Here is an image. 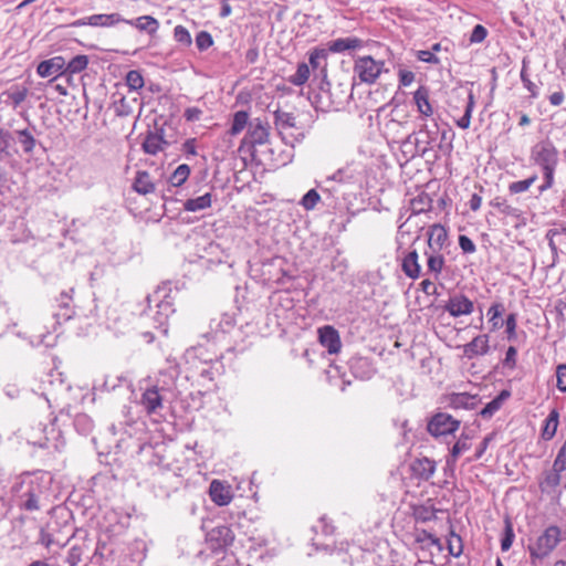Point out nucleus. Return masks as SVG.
Segmentation results:
<instances>
[{
	"instance_id": "1",
	"label": "nucleus",
	"mask_w": 566,
	"mask_h": 566,
	"mask_svg": "<svg viewBox=\"0 0 566 566\" xmlns=\"http://www.w3.org/2000/svg\"><path fill=\"white\" fill-rule=\"evenodd\" d=\"M48 483L43 476L24 473L11 486V495L17 506L27 512L39 511L48 496Z\"/></svg>"
},
{
	"instance_id": "2",
	"label": "nucleus",
	"mask_w": 566,
	"mask_h": 566,
	"mask_svg": "<svg viewBox=\"0 0 566 566\" xmlns=\"http://www.w3.org/2000/svg\"><path fill=\"white\" fill-rule=\"evenodd\" d=\"M531 160L539 166L544 175V184L539 187L541 191H545L553 186L554 174L559 160V153L554 143L548 139L537 142L531 148Z\"/></svg>"
},
{
	"instance_id": "3",
	"label": "nucleus",
	"mask_w": 566,
	"mask_h": 566,
	"mask_svg": "<svg viewBox=\"0 0 566 566\" xmlns=\"http://www.w3.org/2000/svg\"><path fill=\"white\" fill-rule=\"evenodd\" d=\"M562 530L556 525L546 527L535 541L528 544V553L531 560L535 564L536 560H542L547 557L560 543Z\"/></svg>"
},
{
	"instance_id": "4",
	"label": "nucleus",
	"mask_w": 566,
	"mask_h": 566,
	"mask_svg": "<svg viewBox=\"0 0 566 566\" xmlns=\"http://www.w3.org/2000/svg\"><path fill=\"white\" fill-rule=\"evenodd\" d=\"M353 72L360 83L373 85L382 73H388L389 69L382 60L377 61L371 55H361L355 59Z\"/></svg>"
},
{
	"instance_id": "5",
	"label": "nucleus",
	"mask_w": 566,
	"mask_h": 566,
	"mask_svg": "<svg viewBox=\"0 0 566 566\" xmlns=\"http://www.w3.org/2000/svg\"><path fill=\"white\" fill-rule=\"evenodd\" d=\"M459 427V420L454 419L449 413L439 412L429 420L427 429L430 434L440 438L454 433Z\"/></svg>"
},
{
	"instance_id": "6",
	"label": "nucleus",
	"mask_w": 566,
	"mask_h": 566,
	"mask_svg": "<svg viewBox=\"0 0 566 566\" xmlns=\"http://www.w3.org/2000/svg\"><path fill=\"white\" fill-rule=\"evenodd\" d=\"M443 310L452 317L471 315L474 312V303L463 293H455L449 297Z\"/></svg>"
},
{
	"instance_id": "7",
	"label": "nucleus",
	"mask_w": 566,
	"mask_h": 566,
	"mask_svg": "<svg viewBox=\"0 0 566 566\" xmlns=\"http://www.w3.org/2000/svg\"><path fill=\"white\" fill-rule=\"evenodd\" d=\"M124 19L119 13L109 14H93L87 18H82L73 22L74 27L92 25V27H114L119 22H124Z\"/></svg>"
},
{
	"instance_id": "8",
	"label": "nucleus",
	"mask_w": 566,
	"mask_h": 566,
	"mask_svg": "<svg viewBox=\"0 0 566 566\" xmlns=\"http://www.w3.org/2000/svg\"><path fill=\"white\" fill-rule=\"evenodd\" d=\"M446 402L449 408L452 409H475L480 402L476 395H470L468 392H452L446 397Z\"/></svg>"
},
{
	"instance_id": "9",
	"label": "nucleus",
	"mask_w": 566,
	"mask_h": 566,
	"mask_svg": "<svg viewBox=\"0 0 566 566\" xmlns=\"http://www.w3.org/2000/svg\"><path fill=\"white\" fill-rule=\"evenodd\" d=\"M319 343L329 354H337L340 350L342 342L338 332L331 325L318 329Z\"/></svg>"
},
{
	"instance_id": "10",
	"label": "nucleus",
	"mask_w": 566,
	"mask_h": 566,
	"mask_svg": "<svg viewBox=\"0 0 566 566\" xmlns=\"http://www.w3.org/2000/svg\"><path fill=\"white\" fill-rule=\"evenodd\" d=\"M269 124L260 118L250 123L245 139L252 146L263 145L269 140Z\"/></svg>"
},
{
	"instance_id": "11",
	"label": "nucleus",
	"mask_w": 566,
	"mask_h": 566,
	"mask_svg": "<svg viewBox=\"0 0 566 566\" xmlns=\"http://www.w3.org/2000/svg\"><path fill=\"white\" fill-rule=\"evenodd\" d=\"M211 501L219 506L228 505L233 497L231 486L219 480H213L209 486Z\"/></svg>"
},
{
	"instance_id": "12",
	"label": "nucleus",
	"mask_w": 566,
	"mask_h": 566,
	"mask_svg": "<svg viewBox=\"0 0 566 566\" xmlns=\"http://www.w3.org/2000/svg\"><path fill=\"white\" fill-rule=\"evenodd\" d=\"M140 405L148 415L156 413L163 408V395L157 386L147 388L140 398Z\"/></svg>"
},
{
	"instance_id": "13",
	"label": "nucleus",
	"mask_w": 566,
	"mask_h": 566,
	"mask_svg": "<svg viewBox=\"0 0 566 566\" xmlns=\"http://www.w3.org/2000/svg\"><path fill=\"white\" fill-rule=\"evenodd\" d=\"M66 61L63 56H53L49 60L42 61L36 69L41 77H50L63 74L65 72Z\"/></svg>"
},
{
	"instance_id": "14",
	"label": "nucleus",
	"mask_w": 566,
	"mask_h": 566,
	"mask_svg": "<svg viewBox=\"0 0 566 566\" xmlns=\"http://www.w3.org/2000/svg\"><path fill=\"white\" fill-rule=\"evenodd\" d=\"M168 146L169 143L164 138L163 129L149 132L142 144L143 150L149 155H157L158 153L165 150Z\"/></svg>"
},
{
	"instance_id": "15",
	"label": "nucleus",
	"mask_w": 566,
	"mask_h": 566,
	"mask_svg": "<svg viewBox=\"0 0 566 566\" xmlns=\"http://www.w3.org/2000/svg\"><path fill=\"white\" fill-rule=\"evenodd\" d=\"M428 248L431 251H441L448 242V231L440 224L436 223L428 229Z\"/></svg>"
},
{
	"instance_id": "16",
	"label": "nucleus",
	"mask_w": 566,
	"mask_h": 566,
	"mask_svg": "<svg viewBox=\"0 0 566 566\" xmlns=\"http://www.w3.org/2000/svg\"><path fill=\"white\" fill-rule=\"evenodd\" d=\"M490 350L489 335H478L470 343L463 346V355L472 359L475 356H483Z\"/></svg>"
},
{
	"instance_id": "17",
	"label": "nucleus",
	"mask_w": 566,
	"mask_h": 566,
	"mask_svg": "<svg viewBox=\"0 0 566 566\" xmlns=\"http://www.w3.org/2000/svg\"><path fill=\"white\" fill-rule=\"evenodd\" d=\"M565 470L566 468H557L554 462L549 470L543 472L542 479L539 480V488L542 492H553L560 484V473Z\"/></svg>"
},
{
	"instance_id": "18",
	"label": "nucleus",
	"mask_w": 566,
	"mask_h": 566,
	"mask_svg": "<svg viewBox=\"0 0 566 566\" xmlns=\"http://www.w3.org/2000/svg\"><path fill=\"white\" fill-rule=\"evenodd\" d=\"M133 189L143 196L155 192L156 186L148 171L139 170L136 172Z\"/></svg>"
},
{
	"instance_id": "19",
	"label": "nucleus",
	"mask_w": 566,
	"mask_h": 566,
	"mask_svg": "<svg viewBox=\"0 0 566 566\" xmlns=\"http://www.w3.org/2000/svg\"><path fill=\"white\" fill-rule=\"evenodd\" d=\"M401 268L403 273L412 280H416L420 276L421 266L419 264V255L416 250H412L406 254V256L402 259Z\"/></svg>"
},
{
	"instance_id": "20",
	"label": "nucleus",
	"mask_w": 566,
	"mask_h": 566,
	"mask_svg": "<svg viewBox=\"0 0 566 566\" xmlns=\"http://www.w3.org/2000/svg\"><path fill=\"white\" fill-rule=\"evenodd\" d=\"M17 154L14 137L9 129L0 128V160L11 158Z\"/></svg>"
},
{
	"instance_id": "21",
	"label": "nucleus",
	"mask_w": 566,
	"mask_h": 566,
	"mask_svg": "<svg viewBox=\"0 0 566 566\" xmlns=\"http://www.w3.org/2000/svg\"><path fill=\"white\" fill-rule=\"evenodd\" d=\"M428 272L438 279L442 273L446 260L441 251H426Z\"/></svg>"
},
{
	"instance_id": "22",
	"label": "nucleus",
	"mask_w": 566,
	"mask_h": 566,
	"mask_svg": "<svg viewBox=\"0 0 566 566\" xmlns=\"http://www.w3.org/2000/svg\"><path fill=\"white\" fill-rule=\"evenodd\" d=\"M124 22L135 27L139 31H145L150 35H154L159 28V22L151 15H142L135 20H126Z\"/></svg>"
},
{
	"instance_id": "23",
	"label": "nucleus",
	"mask_w": 566,
	"mask_h": 566,
	"mask_svg": "<svg viewBox=\"0 0 566 566\" xmlns=\"http://www.w3.org/2000/svg\"><path fill=\"white\" fill-rule=\"evenodd\" d=\"M175 312V308L172 306V302L169 298V296H165L163 300H160L157 304V314H160L159 319V327L161 328L163 335H167L168 327L167 323L169 319V316Z\"/></svg>"
},
{
	"instance_id": "24",
	"label": "nucleus",
	"mask_w": 566,
	"mask_h": 566,
	"mask_svg": "<svg viewBox=\"0 0 566 566\" xmlns=\"http://www.w3.org/2000/svg\"><path fill=\"white\" fill-rule=\"evenodd\" d=\"M361 45L363 41L358 38H339L328 43V50L333 53H340L361 48Z\"/></svg>"
},
{
	"instance_id": "25",
	"label": "nucleus",
	"mask_w": 566,
	"mask_h": 566,
	"mask_svg": "<svg viewBox=\"0 0 566 566\" xmlns=\"http://www.w3.org/2000/svg\"><path fill=\"white\" fill-rule=\"evenodd\" d=\"M413 99L420 114L427 117L432 115L433 109L429 102V90L426 86H420L415 92Z\"/></svg>"
},
{
	"instance_id": "26",
	"label": "nucleus",
	"mask_w": 566,
	"mask_h": 566,
	"mask_svg": "<svg viewBox=\"0 0 566 566\" xmlns=\"http://www.w3.org/2000/svg\"><path fill=\"white\" fill-rule=\"evenodd\" d=\"M511 396L509 390H502L493 400L488 402L485 407L480 411V416L484 419H490L493 415L499 411L504 401L507 400Z\"/></svg>"
},
{
	"instance_id": "27",
	"label": "nucleus",
	"mask_w": 566,
	"mask_h": 566,
	"mask_svg": "<svg viewBox=\"0 0 566 566\" xmlns=\"http://www.w3.org/2000/svg\"><path fill=\"white\" fill-rule=\"evenodd\" d=\"M212 203V193L206 192L205 195L193 198V199H187L184 202V210L189 212H197L205 210L209 207H211Z\"/></svg>"
},
{
	"instance_id": "28",
	"label": "nucleus",
	"mask_w": 566,
	"mask_h": 566,
	"mask_svg": "<svg viewBox=\"0 0 566 566\" xmlns=\"http://www.w3.org/2000/svg\"><path fill=\"white\" fill-rule=\"evenodd\" d=\"M29 94V90L25 86H12L3 93L7 97L6 103L10 104L13 108L19 107L23 103Z\"/></svg>"
},
{
	"instance_id": "29",
	"label": "nucleus",
	"mask_w": 566,
	"mask_h": 566,
	"mask_svg": "<svg viewBox=\"0 0 566 566\" xmlns=\"http://www.w3.org/2000/svg\"><path fill=\"white\" fill-rule=\"evenodd\" d=\"M412 468L419 478L429 480L436 472V462L429 458H422L418 459Z\"/></svg>"
},
{
	"instance_id": "30",
	"label": "nucleus",
	"mask_w": 566,
	"mask_h": 566,
	"mask_svg": "<svg viewBox=\"0 0 566 566\" xmlns=\"http://www.w3.org/2000/svg\"><path fill=\"white\" fill-rule=\"evenodd\" d=\"M59 306L60 312L54 314V316L57 319V323H61V321H69L72 318L74 312L71 307L72 296L67 292H62L60 295Z\"/></svg>"
},
{
	"instance_id": "31",
	"label": "nucleus",
	"mask_w": 566,
	"mask_h": 566,
	"mask_svg": "<svg viewBox=\"0 0 566 566\" xmlns=\"http://www.w3.org/2000/svg\"><path fill=\"white\" fill-rule=\"evenodd\" d=\"M558 423L559 413L556 409H553L545 419V424L542 431V437L544 440L553 439V437L556 434Z\"/></svg>"
},
{
	"instance_id": "32",
	"label": "nucleus",
	"mask_w": 566,
	"mask_h": 566,
	"mask_svg": "<svg viewBox=\"0 0 566 566\" xmlns=\"http://www.w3.org/2000/svg\"><path fill=\"white\" fill-rule=\"evenodd\" d=\"M471 448L470 437L462 433L460 439L451 448L450 457L447 459L448 465H453L458 457Z\"/></svg>"
},
{
	"instance_id": "33",
	"label": "nucleus",
	"mask_w": 566,
	"mask_h": 566,
	"mask_svg": "<svg viewBox=\"0 0 566 566\" xmlns=\"http://www.w3.org/2000/svg\"><path fill=\"white\" fill-rule=\"evenodd\" d=\"M15 135L23 151L25 154H32L36 145V139L34 138L32 132L28 128L18 129L15 130Z\"/></svg>"
},
{
	"instance_id": "34",
	"label": "nucleus",
	"mask_w": 566,
	"mask_h": 566,
	"mask_svg": "<svg viewBox=\"0 0 566 566\" xmlns=\"http://www.w3.org/2000/svg\"><path fill=\"white\" fill-rule=\"evenodd\" d=\"M210 537L211 539L219 541V546H228L234 539V535L228 526H218L213 528L210 533Z\"/></svg>"
},
{
	"instance_id": "35",
	"label": "nucleus",
	"mask_w": 566,
	"mask_h": 566,
	"mask_svg": "<svg viewBox=\"0 0 566 566\" xmlns=\"http://www.w3.org/2000/svg\"><path fill=\"white\" fill-rule=\"evenodd\" d=\"M190 175V167L187 164L179 165L168 179V182L172 187L182 186Z\"/></svg>"
},
{
	"instance_id": "36",
	"label": "nucleus",
	"mask_w": 566,
	"mask_h": 566,
	"mask_svg": "<svg viewBox=\"0 0 566 566\" xmlns=\"http://www.w3.org/2000/svg\"><path fill=\"white\" fill-rule=\"evenodd\" d=\"M248 122H249L248 112H245V111L235 112L233 115V119H232V124H231L229 134L231 136H237L245 128V126L248 125Z\"/></svg>"
},
{
	"instance_id": "37",
	"label": "nucleus",
	"mask_w": 566,
	"mask_h": 566,
	"mask_svg": "<svg viewBox=\"0 0 566 566\" xmlns=\"http://www.w3.org/2000/svg\"><path fill=\"white\" fill-rule=\"evenodd\" d=\"M88 57L87 55L80 54L71 59L65 65V72L75 74L84 71L87 67Z\"/></svg>"
},
{
	"instance_id": "38",
	"label": "nucleus",
	"mask_w": 566,
	"mask_h": 566,
	"mask_svg": "<svg viewBox=\"0 0 566 566\" xmlns=\"http://www.w3.org/2000/svg\"><path fill=\"white\" fill-rule=\"evenodd\" d=\"M310 77V65L306 63H300L296 72L290 76V82L296 86H301L307 82Z\"/></svg>"
},
{
	"instance_id": "39",
	"label": "nucleus",
	"mask_w": 566,
	"mask_h": 566,
	"mask_svg": "<svg viewBox=\"0 0 566 566\" xmlns=\"http://www.w3.org/2000/svg\"><path fill=\"white\" fill-rule=\"evenodd\" d=\"M275 125L281 128H292L295 126V116L292 113L276 111L274 113Z\"/></svg>"
},
{
	"instance_id": "40",
	"label": "nucleus",
	"mask_w": 566,
	"mask_h": 566,
	"mask_svg": "<svg viewBox=\"0 0 566 566\" xmlns=\"http://www.w3.org/2000/svg\"><path fill=\"white\" fill-rule=\"evenodd\" d=\"M474 96L472 93L469 94L468 96V103L465 105V111H464V114L463 116L457 120V125L462 128V129H467L470 127V124H471V116H472V112H473V108H474Z\"/></svg>"
},
{
	"instance_id": "41",
	"label": "nucleus",
	"mask_w": 566,
	"mask_h": 566,
	"mask_svg": "<svg viewBox=\"0 0 566 566\" xmlns=\"http://www.w3.org/2000/svg\"><path fill=\"white\" fill-rule=\"evenodd\" d=\"M528 63H530L528 59L524 57L522 61V70H521L520 76H521V81H522L523 85L525 86V88L531 93V95L533 97H536L537 96V87L530 80L528 74H527Z\"/></svg>"
},
{
	"instance_id": "42",
	"label": "nucleus",
	"mask_w": 566,
	"mask_h": 566,
	"mask_svg": "<svg viewBox=\"0 0 566 566\" xmlns=\"http://www.w3.org/2000/svg\"><path fill=\"white\" fill-rule=\"evenodd\" d=\"M114 112L119 117H127L133 113L132 102L122 96L113 103Z\"/></svg>"
},
{
	"instance_id": "43",
	"label": "nucleus",
	"mask_w": 566,
	"mask_h": 566,
	"mask_svg": "<svg viewBox=\"0 0 566 566\" xmlns=\"http://www.w3.org/2000/svg\"><path fill=\"white\" fill-rule=\"evenodd\" d=\"M448 551L449 554L459 557L463 552L462 538L454 533V531L450 532V536L448 538Z\"/></svg>"
},
{
	"instance_id": "44",
	"label": "nucleus",
	"mask_w": 566,
	"mask_h": 566,
	"mask_svg": "<svg viewBox=\"0 0 566 566\" xmlns=\"http://www.w3.org/2000/svg\"><path fill=\"white\" fill-rule=\"evenodd\" d=\"M504 312V306L501 303H494L490 306L488 311V315L490 316V322L492 323L493 329H497L502 326L500 322V317Z\"/></svg>"
},
{
	"instance_id": "45",
	"label": "nucleus",
	"mask_w": 566,
	"mask_h": 566,
	"mask_svg": "<svg viewBox=\"0 0 566 566\" xmlns=\"http://www.w3.org/2000/svg\"><path fill=\"white\" fill-rule=\"evenodd\" d=\"M126 85L133 90L138 91L144 86V78L140 72L132 70L126 74Z\"/></svg>"
},
{
	"instance_id": "46",
	"label": "nucleus",
	"mask_w": 566,
	"mask_h": 566,
	"mask_svg": "<svg viewBox=\"0 0 566 566\" xmlns=\"http://www.w3.org/2000/svg\"><path fill=\"white\" fill-rule=\"evenodd\" d=\"M514 537H515V535H514L512 523L509 520H506L505 527H504V534L501 539V548L503 552H506L511 548Z\"/></svg>"
},
{
	"instance_id": "47",
	"label": "nucleus",
	"mask_w": 566,
	"mask_h": 566,
	"mask_svg": "<svg viewBox=\"0 0 566 566\" xmlns=\"http://www.w3.org/2000/svg\"><path fill=\"white\" fill-rule=\"evenodd\" d=\"M327 57V51L324 49H314L310 53L308 62L313 70H317L322 67V61H325Z\"/></svg>"
},
{
	"instance_id": "48",
	"label": "nucleus",
	"mask_w": 566,
	"mask_h": 566,
	"mask_svg": "<svg viewBox=\"0 0 566 566\" xmlns=\"http://www.w3.org/2000/svg\"><path fill=\"white\" fill-rule=\"evenodd\" d=\"M490 205L496 208L501 213L505 216H514L516 209L507 203V200L502 197L494 198Z\"/></svg>"
},
{
	"instance_id": "49",
	"label": "nucleus",
	"mask_w": 566,
	"mask_h": 566,
	"mask_svg": "<svg viewBox=\"0 0 566 566\" xmlns=\"http://www.w3.org/2000/svg\"><path fill=\"white\" fill-rule=\"evenodd\" d=\"M174 39L185 46H189L192 43L191 35L184 25L175 27Z\"/></svg>"
},
{
	"instance_id": "50",
	"label": "nucleus",
	"mask_w": 566,
	"mask_h": 566,
	"mask_svg": "<svg viewBox=\"0 0 566 566\" xmlns=\"http://www.w3.org/2000/svg\"><path fill=\"white\" fill-rule=\"evenodd\" d=\"M536 179V176H532L524 180L514 181L510 185L509 189L511 193L524 192L530 189V187L535 182Z\"/></svg>"
},
{
	"instance_id": "51",
	"label": "nucleus",
	"mask_w": 566,
	"mask_h": 566,
	"mask_svg": "<svg viewBox=\"0 0 566 566\" xmlns=\"http://www.w3.org/2000/svg\"><path fill=\"white\" fill-rule=\"evenodd\" d=\"M319 199H321V197H319L318 192L315 189H311L304 195L301 203L305 210H312L315 208V206L317 205Z\"/></svg>"
},
{
	"instance_id": "52",
	"label": "nucleus",
	"mask_w": 566,
	"mask_h": 566,
	"mask_svg": "<svg viewBox=\"0 0 566 566\" xmlns=\"http://www.w3.org/2000/svg\"><path fill=\"white\" fill-rule=\"evenodd\" d=\"M213 44V39L211 34L207 31H200L196 35V45L199 51H206Z\"/></svg>"
},
{
	"instance_id": "53",
	"label": "nucleus",
	"mask_w": 566,
	"mask_h": 566,
	"mask_svg": "<svg viewBox=\"0 0 566 566\" xmlns=\"http://www.w3.org/2000/svg\"><path fill=\"white\" fill-rule=\"evenodd\" d=\"M556 387L560 392L566 394V364H559L556 366Z\"/></svg>"
},
{
	"instance_id": "54",
	"label": "nucleus",
	"mask_w": 566,
	"mask_h": 566,
	"mask_svg": "<svg viewBox=\"0 0 566 566\" xmlns=\"http://www.w3.org/2000/svg\"><path fill=\"white\" fill-rule=\"evenodd\" d=\"M516 326H517L516 314L515 313L509 314L505 319V332H506L509 340H512L516 337Z\"/></svg>"
},
{
	"instance_id": "55",
	"label": "nucleus",
	"mask_w": 566,
	"mask_h": 566,
	"mask_svg": "<svg viewBox=\"0 0 566 566\" xmlns=\"http://www.w3.org/2000/svg\"><path fill=\"white\" fill-rule=\"evenodd\" d=\"M421 133H426V134H427V140H426V142H423L426 145H424L423 147H420V145H419V144H420V142H419L418 139H416V140H415V143H416L417 151H418L421 156H424V155H426V153H427V151L429 150V148H430V144H431V142L436 139V137H434V136H436L437 132H432V130L428 129V127H427V126H424V128H423V129H421Z\"/></svg>"
},
{
	"instance_id": "56",
	"label": "nucleus",
	"mask_w": 566,
	"mask_h": 566,
	"mask_svg": "<svg viewBox=\"0 0 566 566\" xmlns=\"http://www.w3.org/2000/svg\"><path fill=\"white\" fill-rule=\"evenodd\" d=\"M83 548L81 546H73L70 548L66 563L69 566H76L82 560Z\"/></svg>"
},
{
	"instance_id": "57",
	"label": "nucleus",
	"mask_w": 566,
	"mask_h": 566,
	"mask_svg": "<svg viewBox=\"0 0 566 566\" xmlns=\"http://www.w3.org/2000/svg\"><path fill=\"white\" fill-rule=\"evenodd\" d=\"M77 430H82L84 433L91 431L93 428V421L86 415H77L74 420Z\"/></svg>"
},
{
	"instance_id": "58",
	"label": "nucleus",
	"mask_w": 566,
	"mask_h": 566,
	"mask_svg": "<svg viewBox=\"0 0 566 566\" xmlns=\"http://www.w3.org/2000/svg\"><path fill=\"white\" fill-rule=\"evenodd\" d=\"M486 29L481 24H476L472 30L470 41L472 43H480L486 38Z\"/></svg>"
},
{
	"instance_id": "59",
	"label": "nucleus",
	"mask_w": 566,
	"mask_h": 566,
	"mask_svg": "<svg viewBox=\"0 0 566 566\" xmlns=\"http://www.w3.org/2000/svg\"><path fill=\"white\" fill-rule=\"evenodd\" d=\"M417 57L421 62L430 63V64H439L440 60L434 55L433 52L428 50H420L417 52Z\"/></svg>"
},
{
	"instance_id": "60",
	"label": "nucleus",
	"mask_w": 566,
	"mask_h": 566,
	"mask_svg": "<svg viewBox=\"0 0 566 566\" xmlns=\"http://www.w3.org/2000/svg\"><path fill=\"white\" fill-rule=\"evenodd\" d=\"M417 541L418 542L428 541L431 545L438 547L440 551L442 549L440 539L427 531H421V533H419V535L417 537Z\"/></svg>"
},
{
	"instance_id": "61",
	"label": "nucleus",
	"mask_w": 566,
	"mask_h": 566,
	"mask_svg": "<svg viewBox=\"0 0 566 566\" xmlns=\"http://www.w3.org/2000/svg\"><path fill=\"white\" fill-rule=\"evenodd\" d=\"M558 234H559V231L557 229H551L547 231V234H546V238L548 239V247L553 253V263L556 262V258L558 255L557 245L554 241V237L558 235Z\"/></svg>"
},
{
	"instance_id": "62",
	"label": "nucleus",
	"mask_w": 566,
	"mask_h": 566,
	"mask_svg": "<svg viewBox=\"0 0 566 566\" xmlns=\"http://www.w3.org/2000/svg\"><path fill=\"white\" fill-rule=\"evenodd\" d=\"M459 245L463 253H473L476 250L474 242L463 234L459 237Z\"/></svg>"
},
{
	"instance_id": "63",
	"label": "nucleus",
	"mask_w": 566,
	"mask_h": 566,
	"mask_svg": "<svg viewBox=\"0 0 566 566\" xmlns=\"http://www.w3.org/2000/svg\"><path fill=\"white\" fill-rule=\"evenodd\" d=\"M314 528H321V532L325 535H332L335 532V526L325 516L319 518L318 524Z\"/></svg>"
},
{
	"instance_id": "64",
	"label": "nucleus",
	"mask_w": 566,
	"mask_h": 566,
	"mask_svg": "<svg viewBox=\"0 0 566 566\" xmlns=\"http://www.w3.org/2000/svg\"><path fill=\"white\" fill-rule=\"evenodd\" d=\"M203 112L199 107H188L185 109L184 117L187 122H197L201 118Z\"/></svg>"
}]
</instances>
